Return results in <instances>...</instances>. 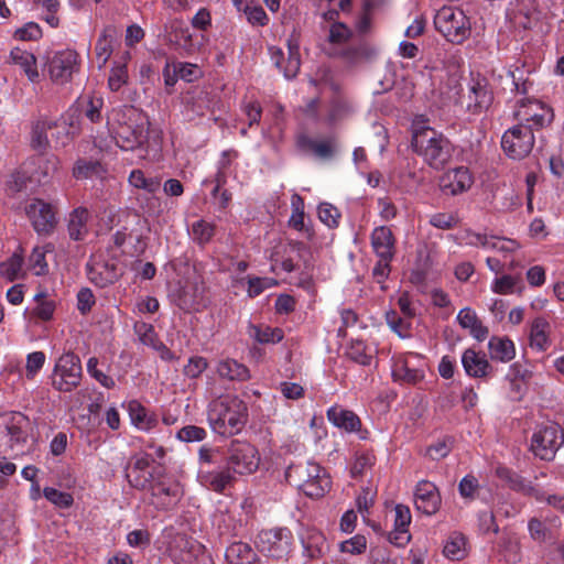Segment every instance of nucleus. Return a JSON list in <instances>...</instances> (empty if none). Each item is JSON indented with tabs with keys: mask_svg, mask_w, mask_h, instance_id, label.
<instances>
[{
	"mask_svg": "<svg viewBox=\"0 0 564 564\" xmlns=\"http://www.w3.org/2000/svg\"><path fill=\"white\" fill-rule=\"evenodd\" d=\"M107 127L116 144L124 151L141 148L149 141V118L133 106L113 108L107 116Z\"/></svg>",
	"mask_w": 564,
	"mask_h": 564,
	"instance_id": "nucleus-1",
	"label": "nucleus"
},
{
	"mask_svg": "<svg viewBox=\"0 0 564 564\" xmlns=\"http://www.w3.org/2000/svg\"><path fill=\"white\" fill-rule=\"evenodd\" d=\"M443 91L448 100L459 105L471 115L486 112L494 102V91L488 79L480 74H470L465 87L459 84L457 77L452 76L445 84Z\"/></svg>",
	"mask_w": 564,
	"mask_h": 564,
	"instance_id": "nucleus-2",
	"label": "nucleus"
},
{
	"mask_svg": "<svg viewBox=\"0 0 564 564\" xmlns=\"http://www.w3.org/2000/svg\"><path fill=\"white\" fill-rule=\"evenodd\" d=\"M411 145L432 169H442L452 158L453 147L447 138L431 127L414 122Z\"/></svg>",
	"mask_w": 564,
	"mask_h": 564,
	"instance_id": "nucleus-3",
	"label": "nucleus"
},
{
	"mask_svg": "<svg viewBox=\"0 0 564 564\" xmlns=\"http://www.w3.org/2000/svg\"><path fill=\"white\" fill-rule=\"evenodd\" d=\"M207 419L214 432L220 435L239 433L247 422V405L237 397H224L209 403Z\"/></svg>",
	"mask_w": 564,
	"mask_h": 564,
	"instance_id": "nucleus-4",
	"label": "nucleus"
},
{
	"mask_svg": "<svg viewBox=\"0 0 564 564\" xmlns=\"http://www.w3.org/2000/svg\"><path fill=\"white\" fill-rule=\"evenodd\" d=\"M33 424L21 412L0 414V452L22 455L31 447Z\"/></svg>",
	"mask_w": 564,
	"mask_h": 564,
	"instance_id": "nucleus-5",
	"label": "nucleus"
},
{
	"mask_svg": "<svg viewBox=\"0 0 564 564\" xmlns=\"http://www.w3.org/2000/svg\"><path fill=\"white\" fill-rule=\"evenodd\" d=\"M285 478L292 486L311 498L323 497L330 488V479L316 463L306 462L290 466Z\"/></svg>",
	"mask_w": 564,
	"mask_h": 564,
	"instance_id": "nucleus-6",
	"label": "nucleus"
},
{
	"mask_svg": "<svg viewBox=\"0 0 564 564\" xmlns=\"http://www.w3.org/2000/svg\"><path fill=\"white\" fill-rule=\"evenodd\" d=\"M434 25L453 44H462L471 32L469 18L462 9L451 6H445L436 12Z\"/></svg>",
	"mask_w": 564,
	"mask_h": 564,
	"instance_id": "nucleus-7",
	"label": "nucleus"
},
{
	"mask_svg": "<svg viewBox=\"0 0 564 564\" xmlns=\"http://www.w3.org/2000/svg\"><path fill=\"white\" fill-rule=\"evenodd\" d=\"M82 375L79 357L70 351L65 352L55 362L51 376L52 386L59 392H70L80 384Z\"/></svg>",
	"mask_w": 564,
	"mask_h": 564,
	"instance_id": "nucleus-8",
	"label": "nucleus"
},
{
	"mask_svg": "<svg viewBox=\"0 0 564 564\" xmlns=\"http://www.w3.org/2000/svg\"><path fill=\"white\" fill-rule=\"evenodd\" d=\"M563 443L564 434L561 426L556 423H547L535 430L531 437L530 449L536 457L551 460Z\"/></svg>",
	"mask_w": 564,
	"mask_h": 564,
	"instance_id": "nucleus-9",
	"label": "nucleus"
},
{
	"mask_svg": "<svg viewBox=\"0 0 564 564\" xmlns=\"http://www.w3.org/2000/svg\"><path fill=\"white\" fill-rule=\"evenodd\" d=\"M534 141L532 129L524 123H519L503 133L501 147L509 158L521 160L531 153Z\"/></svg>",
	"mask_w": 564,
	"mask_h": 564,
	"instance_id": "nucleus-10",
	"label": "nucleus"
},
{
	"mask_svg": "<svg viewBox=\"0 0 564 564\" xmlns=\"http://www.w3.org/2000/svg\"><path fill=\"white\" fill-rule=\"evenodd\" d=\"M258 547L267 556L286 560L292 550V534L285 528L261 531Z\"/></svg>",
	"mask_w": 564,
	"mask_h": 564,
	"instance_id": "nucleus-11",
	"label": "nucleus"
},
{
	"mask_svg": "<svg viewBox=\"0 0 564 564\" xmlns=\"http://www.w3.org/2000/svg\"><path fill=\"white\" fill-rule=\"evenodd\" d=\"M227 466L238 475H248L256 471L259 466L256 447L247 442L232 441L228 448Z\"/></svg>",
	"mask_w": 564,
	"mask_h": 564,
	"instance_id": "nucleus-12",
	"label": "nucleus"
},
{
	"mask_svg": "<svg viewBox=\"0 0 564 564\" xmlns=\"http://www.w3.org/2000/svg\"><path fill=\"white\" fill-rule=\"evenodd\" d=\"M516 118L519 120V123L529 126L532 132H534V130H539L552 122L553 112L541 101L528 100L519 106L516 111Z\"/></svg>",
	"mask_w": 564,
	"mask_h": 564,
	"instance_id": "nucleus-13",
	"label": "nucleus"
},
{
	"mask_svg": "<svg viewBox=\"0 0 564 564\" xmlns=\"http://www.w3.org/2000/svg\"><path fill=\"white\" fill-rule=\"evenodd\" d=\"M25 213L39 235L47 236L53 232L57 220L51 204L35 198L25 207Z\"/></svg>",
	"mask_w": 564,
	"mask_h": 564,
	"instance_id": "nucleus-14",
	"label": "nucleus"
},
{
	"mask_svg": "<svg viewBox=\"0 0 564 564\" xmlns=\"http://www.w3.org/2000/svg\"><path fill=\"white\" fill-rule=\"evenodd\" d=\"M77 53L72 50L55 53L47 64L51 79L59 85L69 82L77 70Z\"/></svg>",
	"mask_w": 564,
	"mask_h": 564,
	"instance_id": "nucleus-15",
	"label": "nucleus"
},
{
	"mask_svg": "<svg viewBox=\"0 0 564 564\" xmlns=\"http://www.w3.org/2000/svg\"><path fill=\"white\" fill-rule=\"evenodd\" d=\"M151 503L160 510L174 508L183 496L178 482L174 480H159L150 485Z\"/></svg>",
	"mask_w": 564,
	"mask_h": 564,
	"instance_id": "nucleus-16",
	"label": "nucleus"
},
{
	"mask_svg": "<svg viewBox=\"0 0 564 564\" xmlns=\"http://www.w3.org/2000/svg\"><path fill=\"white\" fill-rule=\"evenodd\" d=\"M473 183L474 178L468 167L458 166L442 174L438 186L445 195L456 196L467 192Z\"/></svg>",
	"mask_w": 564,
	"mask_h": 564,
	"instance_id": "nucleus-17",
	"label": "nucleus"
},
{
	"mask_svg": "<svg viewBox=\"0 0 564 564\" xmlns=\"http://www.w3.org/2000/svg\"><path fill=\"white\" fill-rule=\"evenodd\" d=\"M297 534L303 547V555L308 560L319 558L327 552L326 539L317 529L301 524Z\"/></svg>",
	"mask_w": 564,
	"mask_h": 564,
	"instance_id": "nucleus-18",
	"label": "nucleus"
},
{
	"mask_svg": "<svg viewBox=\"0 0 564 564\" xmlns=\"http://www.w3.org/2000/svg\"><path fill=\"white\" fill-rule=\"evenodd\" d=\"M415 507L419 511L431 516L438 511L441 506V496L436 486L427 480H421L416 485Z\"/></svg>",
	"mask_w": 564,
	"mask_h": 564,
	"instance_id": "nucleus-19",
	"label": "nucleus"
},
{
	"mask_svg": "<svg viewBox=\"0 0 564 564\" xmlns=\"http://www.w3.org/2000/svg\"><path fill=\"white\" fill-rule=\"evenodd\" d=\"M58 129V134L64 133L68 140V130L65 123L48 118H40L32 126L31 145L36 150H45L48 147L47 131Z\"/></svg>",
	"mask_w": 564,
	"mask_h": 564,
	"instance_id": "nucleus-20",
	"label": "nucleus"
},
{
	"mask_svg": "<svg viewBox=\"0 0 564 564\" xmlns=\"http://www.w3.org/2000/svg\"><path fill=\"white\" fill-rule=\"evenodd\" d=\"M90 219L89 210L79 206L73 209L67 217V234L70 240L83 241L89 234L88 221Z\"/></svg>",
	"mask_w": 564,
	"mask_h": 564,
	"instance_id": "nucleus-21",
	"label": "nucleus"
},
{
	"mask_svg": "<svg viewBox=\"0 0 564 564\" xmlns=\"http://www.w3.org/2000/svg\"><path fill=\"white\" fill-rule=\"evenodd\" d=\"M462 364L466 373L474 378H484L491 371V366L485 354L468 348L462 356Z\"/></svg>",
	"mask_w": 564,
	"mask_h": 564,
	"instance_id": "nucleus-22",
	"label": "nucleus"
},
{
	"mask_svg": "<svg viewBox=\"0 0 564 564\" xmlns=\"http://www.w3.org/2000/svg\"><path fill=\"white\" fill-rule=\"evenodd\" d=\"M371 245L378 258L393 259L394 238L390 228L377 227L371 234Z\"/></svg>",
	"mask_w": 564,
	"mask_h": 564,
	"instance_id": "nucleus-23",
	"label": "nucleus"
},
{
	"mask_svg": "<svg viewBox=\"0 0 564 564\" xmlns=\"http://www.w3.org/2000/svg\"><path fill=\"white\" fill-rule=\"evenodd\" d=\"M327 419L336 427L345 430L346 432H357L361 426L357 414L339 405H334L328 409Z\"/></svg>",
	"mask_w": 564,
	"mask_h": 564,
	"instance_id": "nucleus-24",
	"label": "nucleus"
},
{
	"mask_svg": "<svg viewBox=\"0 0 564 564\" xmlns=\"http://www.w3.org/2000/svg\"><path fill=\"white\" fill-rule=\"evenodd\" d=\"M9 63L19 66L30 82L36 83L39 80L40 74L36 68V58L32 53L14 47L10 52Z\"/></svg>",
	"mask_w": 564,
	"mask_h": 564,
	"instance_id": "nucleus-25",
	"label": "nucleus"
},
{
	"mask_svg": "<svg viewBox=\"0 0 564 564\" xmlns=\"http://www.w3.org/2000/svg\"><path fill=\"white\" fill-rule=\"evenodd\" d=\"M458 324L469 330V334L479 341L487 338L489 332L486 326L482 325L478 318L476 312L470 307H464L457 314Z\"/></svg>",
	"mask_w": 564,
	"mask_h": 564,
	"instance_id": "nucleus-26",
	"label": "nucleus"
},
{
	"mask_svg": "<svg viewBox=\"0 0 564 564\" xmlns=\"http://www.w3.org/2000/svg\"><path fill=\"white\" fill-rule=\"evenodd\" d=\"M170 41L187 53L195 52L199 44L194 39L189 28L182 21H174L171 24Z\"/></svg>",
	"mask_w": 564,
	"mask_h": 564,
	"instance_id": "nucleus-27",
	"label": "nucleus"
},
{
	"mask_svg": "<svg viewBox=\"0 0 564 564\" xmlns=\"http://www.w3.org/2000/svg\"><path fill=\"white\" fill-rule=\"evenodd\" d=\"M227 564H259L257 553L248 543L234 542L225 553Z\"/></svg>",
	"mask_w": 564,
	"mask_h": 564,
	"instance_id": "nucleus-28",
	"label": "nucleus"
},
{
	"mask_svg": "<svg viewBox=\"0 0 564 564\" xmlns=\"http://www.w3.org/2000/svg\"><path fill=\"white\" fill-rule=\"evenodd\" d=\"M216 371L220 378L231 381H246L250 379L249 369L245 365L230 358L218 361Z\"/></svg>",
	"mask_w": 564,
	"mask_h": 564,
	"instance_id": "nucleus-29",
	"label": "nucleus"
},
{
	"mask_svg": "<svg viewBox=\"0 0 564 564\" xmlns=\"http://www.w3.org/2000/svg\"><path fill=\"white\" fill-rule=\"evenodd\" d=\"M128 412L132 424L141 431H150L158 424L156 417L135 400L128 403Z\"/></svg>",
	"mask_w": 564,
	"mask_h": 564,
	"instance_id": "nucleus-30",
	"label": "nucleus"
},
{
	"mask_svg": "<svg viewBox=\"0 0 564 564\" xmlns=\"http://www.w3.org/2000/svg\"><path fill=\"white\" fill-rule=\"evenodd\" d=\"M299 147L302 150H308L313 152L315 156L323 160L330 159L334 155L336 149V144L333 139L314 140L306 135H303L299 139Z\"/></svg>",
	"mask_w": 564,
	"mask_h": 564,
	"instance_id": "nucleus-31",
	"label": "nucleus"
},
{
	"mask_svg": "<svg viewBox=\"0 0 564 564\" xmlns=\"http://www.w3.org/2000/svg\"><path fill=\"white\" fill-rule=\"evenodd\" d=\"M491 359L508 362L514 358L516 349L512 340L507 337L494 336L488 343Z\"/></svg>",
	"mask_w": 564,
	"mask_h": 564,
	"instance_id": "nucleus-32",
	"label": "nucleus"
},
{
	"mask_svg": "<svg viewBox=\"0 0 564 564\" xmlns=\"http://www.w3.org/2000/svg\"><path fill=\"white\" fill-rule=\"evenodd\" d=\"M212 111V99L209 94L200 91L196 96L186 99L185 116L188 120H194L198 117H204Z\"/></svg>",
	"mask_w": 564,
	"mask_h": 564,
	"instance_id": "nucleus-33",
	"label": "nucleus"
},
{
	"mask_svg": "<svg viewBox=\"0 0 564 564\" xmlns=\"http://www.w3.org/2000/svg\"><path fill=\"white\" fill-rule=\"evenodd\" d=\"M199 479L205 487L216 492H221L231 484L234 476L231 475V470L227 467L218 471H200Z\"/></svg>",
	"mask_w": 564,
	"mask_h": 564,
	"instance_id": "nucleus-34",
	"label": "nucleus"
},
{
	"mask_svg": "<svg viewBox=\"0 0 564 564\" xmlns=\"http://www.w3.org/2000/svg\"><path fill=\"white\" fill-rule=\"evenodd\" d=\"M121 274L122 273L117 269L116 264L105 263L91 270L89 273V279L95 285L99 288H106L115 283L121 276Z\"/></svg>",
	"mask_w": 564,
	"mask_h": 564,
	"instance_id": "nucleus-35",
	"label": "nucleus"
},
{
	"mask_svg": "<svg viewBox=\"0 0 564 564\" xmlns=\"http://www.w3.org/2000/svg\"><path fill=\"white\" fill-rule=\"evenodd\" d=\"M301 66L300 42L294 33L288 40V59L284 67V77L291 79L296 76Z\"/></svg>",
	"mask_w": 564,
	"mask_h": 564,
	"instance_id": "nucleus-36",
	"label": "nucleus"
},
{
	"mask_svg": "<svg viewBox=\"0 0 564 564\" xmlns=\"http://www.w3.org/2000/svg\"><path fill=\"white\" fill-rule=\"evenodd\" d=\"M443 553L449 560H463L467 555L465 536L457 532L451 534L444 544Z\"/></svg>",
	"mask_w": 564,
	"mask_h": 564,
	"instance_id": "nucleus-37",
	"label": "nucleus"
},
{
	"mask_svg": "<svg viewBox=\"0 0 564 564\" xmlns=\"http://www.w3.org/2000/svg\"><path fill=\"white\" fill-rule=\"evenodd\" d=\"M181 560L184 564H214L210 554L198 542L189 543L188 549L182 552Z\"/></svg>",
	"mask_w": 564,
	"mask_h": 564,
	"instance_id": "nucleus-38",
	"label": "nucleus"
},
{
	"mask_svg": "<svg viewBox=\"0 0 564 564\" xmlns=\"http://www.w3.org/2000/svg\"><path fill=\"white\" fill-rule=\"evenodd\" d=\"M189 235L197 245L205 246L215 236V225L204 219L193 223Z\"/></svg>",
	"mask_w": 564,
	"mask_h": 564,
	"instance_id": "nucleus-39",
	"label": "nucleus"
},
{
	"mask_svg": "<svg viewBox=\"0 0 564 564\" xmlns=\"http://www.w3.org/2000/svg\"><path fill=\"white\" fill-rule=\"evenodd\" d=\"M102 166L98 161L78 159L73 167V176L76 180H86L102 173Z\"/></svg>",
	"mask_w": 564,
	"mask_h": 564,
	"instance_id": "nucleus-40",
	"label": "nucleus"
},
{
	"mask_svg": "<svg viewBox=\"0 0 564 564\" xmlns=\"http://www.w3.org/2000/svg\"><path fill=\"white\" fill-rule=\"evenodd\" d=\"M59 170L61 161L56 155L51 154L41 158L39 161L37 181L44 183L48 182L51 178L58 174Z\"/></svg>",
	"mask_w": 564,
	"mask_h": 564,
	"instance_id": "nucleus-41",
	"label": "nucleus"
},
{
	"mask_svg": "<svg viewBox=\"0 0 564 564\" xmlns=\"http://www.w3.org/2000/svg\"><path fill=\"white\" fill-rule=\"evenodd\" d=\"M547 328L549 323L544 318L534 319L530 334L531 347L539 350H545L547 348Z\"/></svg>",
	"mask_w": 564,
	"mask_h": 564,
	"instance_id": "nucleus-42",
	"label": "nucleus"
},
{
	"mask_svg": "<svg viewBox=\"0 0 564 564\" xmlns=\"http://www.w3.org/2000/svg\"><path fill=\"white\" fill-rule=\"evenodd\" d=\"M250 335L260 344H276L283 339V330L270 326H251Z\"/></svg>",
	"mask_w": 564,
	"mask_h": 564,
	"instance_id": "nucleus-43",
	"label": "nucleus"
},
{
	"mask_svg": "<svg viewBox=\"0 0 564 564\" xmlns=\"http://www.w3.org/2000/svg\"><path fill=\"white\" fill-rule=\"evenodd\" d=\"M131 186L144 189L148 193H155L160 189L161 183L155 177H147L141 170H133L129 175Z\"/></svg>",
	"mask_w": 564,
	"mask_h": 564,
	"instance_id": "nucleus-44",
	"label": "nucleus"
},
{
	"mask_svg": "<svg viewBox=\"0 0 564 564\" xmlns=\"http://www.w3.org/2000/svg\"><path fill=\"white\" fill-rule=\"evenodd\" d=\"M347 356L355 362L368 366L371 362L372 354L362 340H352L347 349Z\"/></svg>",
	"mask_w": 564,
	"mask_h": 564,
	"instance_id": "nucleus-45",
	"label": "nucleus"
},
{
	"mask_svg": "<svg viewBox=\"0 0 564 564\" xmlns=\"http://www.w3.org/2000/svg\"><path fill=\"white\" fill-rule=\"evenodd\" d=\"M23 258L14 253L0 265V274L9 281H14L22 276Z\"/></svg>",
	"mask_w": 564,
	"mask_h": 564,
	"instance_id": "nucleus-46",
	"label": "nucleus"
},
{
	"mask_svg": "<svg viewBox=\"0 0 564 564\" xmlns=\"http://www.w3.org/2000/svg\"><path fill=\"white\" fill-rule=\"evenodd\" d=\"M51 250V246L46 247H35L32 253L29 257V265L34 271L35 275L46 274L48 271V265L45 260V254Z\"/></svg>",
	"mask_w": 564,
	"mask_h": 564,
	"instance_id": "nucleus-47",
	"label": "nucleus"
},
{
	"mask_svg": "<svg viewBox=\"0 0 564 564\" xmlns=\"http://www.w3.org/2000/svg\"><path fill=\"white\" fill-rule=\"evenodd\" d=\"M37 302L33 314L42 321H50L53 317L55 311V302L50 300L46 294L40 293L35 295Z\"/></svg>",
	"mask_w": 564,
	"mask_h": 564,
	"instance_id": "nucleus-48",
	"label": "nucleus"
},
{
	"mask_svg": "<svg viewBox=\"0 0 564 564\" xmlns=\"http://www.w3.org/2000/svg\"><path fill=\"white\" fill-rule=\"evenodd\" d=\"M134 333L143 345L151 348H154V346L160 341L154 327L151 324L137 322L134 324Z\"/></svg>",
	"mask_w": 564,
	"mask_h": 564,
	"instance_id": "nucleus-49",
	"label": "nucleus"
},
{
	"mask_svg": "<svg viewBox=\"0 0 564 564\" xmlns=\"http://www.w3.org/2000/svg\"><path fill=\"white\" fill-rule=\"evenodd\" d=\"M496 475L513 490L523 491L527 489L525 480L507 467H498Z\"/></svg>",
	"mask_w": 564,
	"mask_h": 564,
	"instance_id": "nucleus-50",
	"label": "nucleus"
},
{
	"mask_svg": "<svg viewBox=\"0 0 564 564\" xmlns=\"http://www.w3.org/2000/svg\"><path fill=\"white\" fill-rule=\"evenodd\" d=\"M528 530L532 540L543 543L552 539V531L538 518L528 522Z\"/></svg>",
	"mask_w": 564,
	"mask_h": 564,
	"instance_id": "nucleus-51",
	"label": "nucleus"
},
{
	"mask_svg": "<svg viewBox=\"0 0 564 564\" xmlns=\"http://www.w3.org/2000/svg\"><path fill=\"white\" fill-rule=\"evenodd\" d=\"M376 463V457L372 453H360L351 466L350 473L352 477H360L365 475Z\"/></svg>",
	"mask_w": 564,
	"mask_h": 564,
	"instance_id": "nucleus-52",
	"label": "nucleus"
},
{
	"mask_svg": "<svg viewBox=\"0 0 564 564\" xmlns=\"http://www.w3.org/2000/svg\"><path fill=\"white\" fill-rule=\"evenodd\" d=\"M44 497L58 508H69L73 502V496L65 491H59L52 487H45L43 490Z\"/></svg>",
	"mask_w": 564,
	"mask_h": 564,
	"instance_id": "nucleus-53",
	"label": "nucleus"
},
{
	"mask_svg": "<svg viewBox=\"0 0 564 564\" xmlns=\"http://www.w3.org/2000/svg\"><path fill=\"white\" fill-rule=\"evenodd\" d=\"M352 112V107L349 101L343 98H336L332 101L329 111H328V120L330 122H335L341 120L349 116Z\"/></svg>",
	"mask_w": 564,
	"mask_h": 564,
	"instance_id": "nucleus-54",
	"label": "nucleus"
},
{
	"mask_svg": "<svg viewBox=\"0 0 564 564\" xmlns=\"http://www.w3.org/2000/svg\"><path fill=\"white\" fill-rule=\"evenodd\" d=\"M429 223L442 230H448L457 226L458 224V217L454 213H436L431 215Z\"/></svg>",
	"mask_w": 564,
	"mask_h": 564,
	"instance_id": "nucleus-55",
	"label": "nucleus"
},
{
	"mask_svg": "<svg viewBox=\"0 0 564 564\" xmlns=\"http://www.w3.org/2000/svg\"><path fill=\"white\" fill-rule=\"evenodd\" d=\"M208 367L207 359L202 356H193L184 366V375L191 379L198 378Z\"/></svg>",
	"mask_w": 564,
	"mask_h": 564,
	"instance_id": "nucleus-56",
	"label": "nucleus"
},
{
	"mask_svg": "<svg viewBox=\"0 0 564 564\" xmlns=\"http://www.w3.org/2000/svg\"><path fill=\"white\" fill-rule=\"evenodd\" d=\"M45 354L43 351H34L26 356L25 376L33 379L42 369L45 362Z\"/></svg>",
	"mask_w": 564,
	"mask_h": 564,
	"instance_id": "nucleus-57",
	"label": "nucleus"
},
{
	"mask_svg": "<svg viewBox=\"0 0 564 564\" xmlns=\"http://www.w3.org/2000/svg\"><path fill=\"white\" fill-rule=\"evenodd\" d=\"M339 217H340V213L332 204L322 203L318 206V218L326 226L336 227L338 225Z\"/></svg>",
	"mask_w": 564,
	"mask_h": 564,
	"instance_id": "nucleus-58",
	"label": "nucleus"
},
{
	"mask_svg": "<svg viewBox=\"0 0 564 564\" xmlns=\"http://www.w3.org/2000/svg\"><path fill=\"white\" fill-rule=\"evenodd\" d=\"M30 177L25 172L15 171L10 174L6 182L7 191L11 194H17L26 188Z\"/></svg>",
	"mask_w": 564,
	"mask_h": 564,
	"instance_id": "nucleus-59",
	"label": "nucleus"
},
{
	"mask_svg": "<svg viewBox=\"0 0 564 564\" xmlns=\"http://www.w3.org/2000/svg\"><path fill=\"white\" fill-rule=\"evenodd\" d=\"M176 436L182 442H200L206 437V431L196 425H186L177 432Z\"/></svg>",
	"mask_w": 564,
	"mask_h": 564,
	"instance_id": "nucleus-60",
	"label": "nucleus"
},
{
	"mask_svg": "<svg viewBox=\"0 0 564 564\" xmlns=\"http://www.w3.org/2000/svg\"><path fill=\"white\" fill-rule=\"evenodd\" d=\"M350 36L351 31L344 23H333L329 28L328 41L332 44H344Z\"/></svg>",
	"mask_w": 564,
	"mask_h": 564,
	"instance_id": "nucleus-61",
	"label": "nucleus"
},
{
	"mask_svg": "<svg viewBox=\"0 0 564 564\" xmlns=\"http://www.w3.org/2000/svg\"><path fill=\"white\" fill-rule=\"evenodd\" d=\"M478 488L479 482L473 475L465 476L458 485L460 496L467 499H475Z\"/></svg>",
	"mask_w": 564,
	"mask_h": 564,
	"instance_id": "nucleus-62",
	"label": "nucleus"
},
{
	"mask_svg": "<svg viewBox=\"0 0 564 564\" xmlns=\"http://www.w3.org/2000/svg\"><path fill=\"white\" fill-rule=\"evenodd\" d=\"M367 546V541L364 535L357 534L351 539L340 543V551L349 554H361Z\"/></svg>",
	"mask_w": 564,
	"mask_h": 564,
	"instance_id": "nucleus-63",
	"label": "nucleus"
},
{
	"mask_svg": "<svg viewBox=\"0 0 564 564\" xmlns=\"http://www.w3.org/2000/svg\"><path fill=\"white\" fill-rule=\"evenodd\" d=\"M104 100L101 97H89L84 110L85 117L91 122H99L102 118L101 109Z\"/></svg>",
	"mask_w": 564,
	"mask_h": 564,
	"instance_id": "nucleus-64",
	"label": "nucleus"
}]
</instances>
